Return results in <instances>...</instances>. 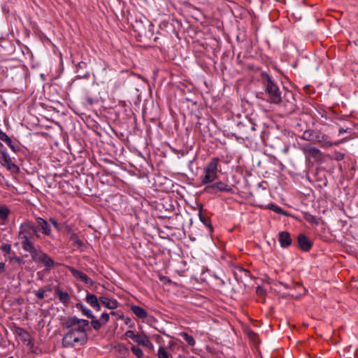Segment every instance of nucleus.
Wrapping results in <instances>:
<instances>
[{
  "instance_id": "obj_1",
  "label": "nucleus",
  "mask_w": 358,
  "mask_h": 358,
  "mask_svg": "<svg viewBox=\"0 0 358 358\" xmlns=\"http://www.w3.org/2000/svg\"><path fill=\"white\" fill-rule=\"evenodd\" d=\"M88 326V320L76 317H69L66 322L68 331L62 339L63 345L68 347L85 345L87 341L86 328Z\"/></svg>"
},
{
  "instance_id": "obj_2",
  "label": "nucleus",
  "mask_w": 358,
  "mask_h": 358,
  "mask_svg": "<svg viewBox=\"0 0 358 358\" xmlns=\"http://www.w3.org/2000/svg\"><path fill=\"white\" fill-rule=\"evenodd\" d=\"M265 79L264 85L265 91L268 96L266 98L267 101L273 104L282 103L289 112L293 111L296 104L292 92L287 91L282 96L278 86L273 83L268 75H266Z\"/></svg>"
},
{
  "instance_id": "obj_3",
  "label": "nucleus",
  "mask_w": 358,
  "mask_h": 358,
  "mask_svg": "<svg viewBox=\"0 0 358 358\" xmlns=\"http://www.w3.org/2000/svg\"><path fill=\"white\" fill-rule=\"evenodd\" d=\"M37 231V227H34L30 222H25L21 224L18 238L20 240L24 250L29 251L33 249L34 246L31 240Z\"/></svg>"
},
{
  "instance_id": "obj_4",
  "label": "nucleus",
  "mask_w": 358,
  "mask_h": 358,
  "mask_svg": "<svg viewBox=\"0 0 358 358\" xmlns=\"http://www.w3.org/2000/svg\"><path fill=\"white\" fill-rule=\"evenodd\" d=\"M220 159L217 157L213 158L204 168L203 176L201 177V182L203 185L213 182L217 178V166Z\"/></svg>"
},
{
  "instance_id": "obj_5",
  "label": "nucleus",
  "mask_w": 358,
  "mask_h": 358,
  "mask_svg": "<svg viewBox=\"0 0 358 358\" xmlns=\"http://www.w3.org/2000/svg\"><path fill=\"white\" fill-rule=\"evenodd\" d=\"M28 252L31 253L33 261L37 263H42L47 270H50L54 266L55 261L41 250H38L34 247L31 250H29Z\"/></svg>"
},
{
  "instance_id": "obj_6",
  "label": "nucleus",
  "mask_w": 358,
  "mask_h": 358,
  "mask_svg": "<svg viewBox=\"0 0 358 358\" xmlns=\"http://www.w3.org/2000/svg\"><path fill=\"white\" fill-rule=\"evenodd\" d=\"M348 139L347 138H343L334 143H332L329 141V138L327 135L322 134L318 132L317 135L316 142L315 143H318L322 147H331L333 145H338Z\"/></svg>"
},
{
  "instance_id": "obj_7",
  "label": "nucleus",
  "mask_w": 358,
  "mask_h": 358,
  "mask_svg": "<svg viewBox=\"0 0 358 358\" xmlns=\"http://www.w3.org/2000/svg\"><path fill=\"white\" fill-rule=\"evenodd\" d=\"M205 191L208 193H216L217 192H231V188L224 182H218L205 187Z\"/></svg>"
},
{
  "instance_id": "obj_8",
  "label": "nucleus",
  "mask_w": 358,
  "mask_h": 358,
  "mask_svg": "<svg viewBox=\"0 0 358 358\" xmlns=\"http://www.w3.org/2000/svg\"><path fill=\"white\" fill-rule=\"evenodd\" d=\"M68 269L76 278L81 280L82 282H84L87 285H90L91 286L93 285V280L88 278V276L85 273L76 269L72 266H68Z\"/></svg>"
},
{
  "instance_id": "obj_9",
  "label": "nucleus",
  "mask_w": 358,
  "mask_h": 358,
  "mask_svg": "<svg viewBox=\"0 0 358 358\" xmlns=\"http://www.w3.org/2000/svg\"><path fill=\"white\" fill-rule=\"evenodd\" d=\"M297 241L299 247L303 251H308L313 245L311 241L302 234L298 236Z\"/></svg>"
},
{
  "instance_id": "obj_10",
  "label": "nucleus",
  "mask_w": 358,
  "mask_h": 358,
  "mask_svg": "<svg viewBox=\"0 0 358 358\" xmlns=\"http://www.w3.org/2000/svg\"><path fill=\"white\" fill-rule=\"evenodd\" d=\"M302 150L307 158L318 159L322 155L320 150L315 147H303Z\"/></svg>"
},
{
  "instance_id": "obj_11",
  "label": "nucleus",
  "mask_w": 358,
  "mask_h": 358,
  "mask_svg": "<svg viewBox=\"0 0 358 358\" xmlns=\"http://www.w3.org/2000/svg\"><path fill=\"white\" fill-rule=\"evenodd\" d=\"M86 302L94 309L99 311L101 309L99 299L93 294L87 293L85 298Z\"/></svg>"
},
{
  "instance_id": "obj_12",
  "label": "nucleus",
  "mask_w": 358,
  "mask_h": 358,
  "mask_svg": "<svg viewBox=\"0 0 358 358\" xmlns=\"http://www.w3.org/2000/svg\"><path fill=\"white\" fill-rule=\"evenodd\" d=\"M278 241L282 248H287L292 243L291 236L287 231H281L278 235Z\"/></svg>"
},
{
  "instance_id": "obj_13",
  "label": "nucleus",
  "mask_w": 358,
  "mask_h": 358,
  "mask_svg": "<svg viewBox=\"0 0 358 358\" xmlns=\"http://www.w3.org/2000/svg\"><path fill=\"white\" fill-rule=\"evenodd\" d=\"M99 301L108 309H115L118 307V302L116 299H109L106 296H100Z\"/></svg>"
},
{
  "instance_id": "obj_14",
  "label": "nucleus",
  "mask_w": 358,
  "mask_h": 358,
  "mask_svg": "<svg viewBox=\"0 0 358 358\" xmlns=\"http://www.w3.org/2000/svg\"><path fill=\"white\" fill-rule=\"evenodd\" d=\"M134 342L137 343L138 345L142 346L147 347L150 349L153 348V345L150 341L149 338L145 334H138L136 337Z\"/></svg>"
},
{
  "instance_id": "obj_15",
  "label": "nucleus",
  "mask_w": 358,
  "mask_h": 358,
  "mask_svg": "<svg viewBox=\"0 0 358 358\" xmlns=\"http://www.w3.org/2000/svg\"><path fill=\"white\" fill-rule=\"evenodd\" d=\"M0 163L6 166L8 169H11L12 167H15L9 155L1 150H0Z\"/></svg>"
},
{
  "instance_id": "obj_16",
  "label": "nucleus",
  "mask_w": 358,
  "mask_h": 358,
  "mask_svg": "<svg viewBox=\"0 0 358 358\" xmlns=\"http://www.w3.org/2000/svg\"><path fill=\"white\" fill-rule=\"evenodd\" d=\"M239 127L240 129L243 130V137L245 138H249L251 133L255 130V124L251 122H248L247 124L242 123L239 124Z\"/></svg>"
},
{
  "instance_id": "obj_17",
  "label": "nucleus",
  "mask_w": 358,
  "mask_h": 358,
  "mask_svg": "<svg viewBox=\"0 0 358 358\" xmlns=\"http://www.w3.org/2000/svg\"><path fill=\"white\" fill-rule=\"evenodd\" d=\"M36 222H37L38 227H39L42 230V232L45 235H47V236L50 235V234H51L50 227L46 220H43L41 217H38L36 219Z\"/></svg>"
},
{
  "instance_id": "obj_18",
  "label": "nucleus",
  "mask_w": 358,
  "mask_h": 358,
  "mask_svg": "<svg viewBox=\"0 0 358 358\" xmlns=\"http://www.w3.org/2000/svg\"><path fill=\"white\" fill-rule=\"evenodd\" d=\"M55 294L60 302L67 306L70 301L69 294L66 292L62 291L59 287L55 288Z\"/></svg>"
},
{
  "instance_id": "obj_19",
  "label": "nucleus",
  "mask_w": 358,
  "mask_h": 358,
  "mask_svg": "<svg viewBox=\"0 0 358 358\" xmlns=\"http://www.w3.org/2000/svg\"><path fill=\"white\" fill-rule=\"evenodd\" d=\"M317 133L318 131H315L312 129L306 130L302 134V138L315 143Z\"/></svg>"
},
{
  "instance_id": "obj_20",
  "label": "nucleus",
  "mask_w": 358,
  "mask_h": 358,
  "mask_svg": "<svg viewBox=\"0 0 358 358\" xmlns=\"http://www.w3.org/2000/svg\"><path fill=\"white\" fill-rule=\"evenodd\" d=\"M131 310L135 315L141 319H144L148 315L145 310L138 306H132Z\"/></svg>"
},
{
  "instance_id": "obj_21",
  "label": "nucleus",
  "mask_w": 358,
  "mask_h": 358,
  "mask_svg": "<svg viewBox=\"0 0 358 358\" xmlns=\"http://www.w3.org/2000/svg\"><path fill=\"white\" fill-rule=\"evenodd\" d=\"M115 351L119 354L121 358H126L129 354V350L124 345L118 344L115 346Z\"/></svg>"
},
{
  "instance_id": "obj_22",
  "label": "nucleus",
  "mask_w": 358,
  "mask_h": 358,
  "mask_svg": "<svg viewBox=\"0 0 358 358\" xmlns=\"http://www.w3.org/2000/svg\"><path fill=\"white\" fill-rule=\"evenodd\" d=\"M76 307L87 317L90 319L94 318V316L92 314V311L85 308L82 303H77Z\"/></svg>"
},
{
  "instance_id": "obj_23",
  "label": "nucleus",
  "mask_w": 358,
  "mask_h": 358,
  "mask_svg": "<svg viewBox=\"0 0 358 358\" xmlns=\"http://www.w3.org/2000/svg\"><path fill=\"white\" fill-rule=\"evenodd\" d=\"M69 239L74 244H76L78 248H81L84 245L83 242L79 238L78 235L75 233L71 232L70 234Z\"/></svg>"
},
{
  "instance_id": "obj_24",
  "label": "nucleus",
  "mask_w": 358,
  "mask_h": 358,
  "mask_svg": "<svg viewBox=\"0 0 358 358\" xmlns=\"http://www.w3.org/2000/svg\"><path fill=\"white\" fill-rule=\"evenodd\" d=\"M131 350L136 356L137 358H143L144 354L140 348L133 345L131 348Z\"/></svg>"
},
{
  "instance_id": "obj_25",
  "label": "nucleus",
  "mask_w": 358,
  "mask_h": 358,
  "mask_svg": "<svg viewBox=\"0 0 358 358\" xmlns=\"http://www.w3.org/2000/svg\"><path fill=\"white\" fill-rule=\"evenodd\" d=\"M181 336L185 339V341L188 343V345H189L190 346L194 345L195 341L192 336L187 334V333H182Z\"/></svg>"
},
{
  "instance_id": "obj_26",
  "label": "nucleus",
  "mask_w": 358,
  "mask_h": 358,
  "mask_svg": "<svg viewBox=\"0 0 358 358\" xmlns=\"http://www.w3.org/2000/svg\"><path fill=\"white\" fill-rule=\"evenodd\" d=\"M158 358H169V355L166 352V349L161 346L159 347L157 352Z\"/></svg>"
},
{
  "instance_id": "obj_27",
  "label": "nucleus",
  "mask_w": 358,
  "mask_h": 358,
  "mask_svg": "<svg viewBox=\"0 0 358 358\" xmlns=\"http://www.w3.org/2000/svg\"><path fill=\"white\" fill-rule=\"evenodd\" d=\"M4 142L12 150L17 151L18 150V146L12 141L9 136Z\"/></svg>"
},
{
  "instance_id": "obj_28",
  "label": "nucleus",
  "mask_w": 358,
  "mask_h": 358,
  "mask_svg": "<svg viewBox=\"0 0 358 358\" xmlns=\"http://www.w3.org/2000/svg\"><path fill=\"white\" fill-rule=\"evenodd\" d=\"M92 327L95 330H99L103 324L101 322V321L99 320H94V318L91 321Z\"/></svg>"
},
{
  "instance_id": "obj_29",
  "label": "nucleus",
  "mask_w": 358,
  "mask_h": 358,
  "mask_svg": "<svg viewBox=\"0 0 358 358\" xmlns=\"http://www.w3.org/2000/svg\"><path fill=\"white\" fill-rule=\"evenodd\" d=\"M8 214L9 210L6 207H0V219H6Z\"/></svg>"
},
{
  "instance_id": "obj_30",
  "label": "nucleus",
  "mask_w": 358,
  "mask_h": 358,
  "mask_svg": "<svg viewBox=\"0 0 358 358\" xmlns=\"http://www.w3.org/2000/svg\"><path fill=\"white\" fill-rule=\"evenodd\" d=\"M1 251L6 252V254L9 255L11 250V246L9 244H3L1 247Z\"/></svg>"
},
{
  "instance_id": "obj_31",
  "label": "nucleus",
  "mask_w": 358,
  "mask_h": 358,
  "mask_svg": "<svg viewBox=\"0 0 358 358\" xmlns=\"http://www.w3.org/2000/svg\"><path fill=\"white\" fill-rule=\"evenodd\" d=\"M100 320L103 324H106L109 320V314L106 313H102Z\"/></svg>"
},
{
  "instance_id": "obj_32",
  "label": "nucleus",
  "mask_w": 358,
  "mask_h": 358,
  "mask_svg": "<svg viewBox=\"0 0 358 358\" xmlns=\"http://www.w3.org/2000/svg\"><path fill=\"white\" fill-rule=\"evenodd\" d=\"M345 155L340 152H335L334 158L337 161H341L344 159Z\"/></svg>"
},
{
  "instance_id": "obj_33",
  "label": "nucleus",
  "mask_w": 358,
  "mask_h": 358,
  "mask_svg": "<svg viewBox=\"0 0 358 358\" xmlns=\"http://www.w3.org/2000/svg\"><path fill=\"white\" fill-rule=\"evenodd\" d=\"M125 335H126L128 338H129L132 339L134 341V340L136 339V336H137V334H134V332L133 331H131V330L127 331L125 333Z\"/></svg>"
},
{
  "instance_id": "obj_34",
  "label": "nucleus",
  "mask_w": 358,
  "mask_h": 358,
  "mask_svg": "<svg viewBox=\"0 0 358 358\" xmlns=\"http://www.w3.org/2000/svg\"><path fill=\"white\" fill-rule=\"evenodd\" d=\"M35 295L40 299H43L45 298V292L42 289L35 292Z\"/></svg>"
},
{
  "instance_id": "obj_35",
  "label": "nucleus",
  "mask_w": 358,
  "mask_h": 358,
  "mask_svg": "<svg viewBox=\"0 0 358 358\" xmlns=\"http://www.w3.org/2000/svg\"><path fill=\"white\" fill-rule=\"evenodd\" d=\"M238 271L240 272V275H244L246 278L250 276L249 272L247 270L244 269V268H240L238 269Z\"/></svg>"
},
{
  "instance_id": "obj_36",
  "label": "nucleus",
  "mask_w": 358,
  "mask_h": 358,
  "mask_svg": "<svg viewBox=\"0 0 358 358\" xmlns=\"http://www.w3.org/2000/svg\"><path fill=\"white\" fill-rule=\"evenodd\" d=\"M50 222H51V224L54 226V227H55L57 230H58V231H59V230H60V229H59V224H58V223H57V220H56L55 219H54V218H50Z\"/></svg>"
},
{
  "instance_id": "obj_37",
  "label": "nucleus",
  "mask_w": 358,
  "mask_h": 358,
  "mask_svg": "<svg viewBox=\"0 0 358 358\" xmlns=\"http://www.w3.org/2000/svg\"><path fill=\"white\" fill-rule=\"evenodd\" d=\"M8 138V136H7L6 133L3 132L0 129V140H1L2 141L4 142Z\"/></svg>"
},
{
  "instance_id": "obj_38",
  "label": "nucleus",
  "mask_w": 358,
  "mask_h": 358,
  "mask_svg": "<svg viewBox=\"0 0 358 358\" xmlns=\"http://www.w3.org/2000/svg\"><path fill=\"white\" fill-rule=\"evenodd\" d=\"M308 221H309L310 222H313V223H315L316 224H318V222L317 220V219L315 218V216L313 215H309V217L307 218Z\"/></svg>"
},
{
  "instance_id": "obj_39",
  "label": "nucleus",
  "mask_w": 358,
  "mask_h": 358,
  "mask_svg": "<svg viewBox=\"0 0 358 358\" xmlns=\"http://www.w3.org/2000/svg\"><path fill=\"white\" fill-rule=\"evenodd\" d=\"M8 259L10 262L15 261V262H17L19 264L21 263V259L18 257H8Z\"/></svg>"
},
{
  "instance_id": "obj_40",
  "label": "nucleus",
  "mask_w": 358,
  "mask_h": 358,
  "mask_svg": "<svg viewBox=\"0 0 358 358\" xmlns=\"http://www.w3.org/2000/svg\"><path fill=\"white\" fill-rule=\"evenodd\" d=\"M200 219L201 220V222L206 226H208L209 227L211 228V225L208 224V220L204 217H202L201 215H200Z\"/></svg>"
},
{
  "instance_id": "obj_41",
  "label": "nucleus",
  "mask_w": 358,
  "mask_h": 358,
  "mask_svg": "<svg viewBox=\"0 0 358 358\" xmlns=\"http://www.w3.org/2000/svg\"><path fill=\"white\" fill-rule=\"evenodd\" d=\"M42 289L43 290L45 294L46 292H52V288H51V287L50 285L45 286Z\"/></svg>"
},
{
  "instance_id": "obj_42",
  "label": "nucleus",
  "mask_w": 358,
  "mask_h": 358,
  "mask_svg": "<svg viewBox=\"0 0 358 358\" xmlns=\"http://www.w3.org/2000/svg\"><path fill=\"white\" fill-rule=\"evenodd\" d=\"M273 207H274L273 208H272V209L276 212V213H280L282 214V210L281 209V208L280 207H278V206H272Z\"/></svg>"
},
{
  "instance_id": "obj_43",
  "label": "nucleus",
  "mask_w": 358,
  "mask_h": 358,
  "mask_svg": "<svg viewBox=\"0 0 358 358\" xmlns=\"http://www.w3.org/2000/svg\"><path fill=\"white\" fill-rule=\"evenodd\" d=\"M350 132V129H344V128H341L339 129V135H341L343 134V133H348Z\"/></svg>"
},
{
  "instance_id": "obj_44",
  "label": "nucleus",
  "mask_w": 358,
  "mask_h": 358,
  "mask_svg": "<svg viewBox=\"0 0 358 358\" xmlns=\"http://www.w3.org/2000/svg\"><path fill=\"white\" fill-rule=\"evenodd\" d=\"M5 269V264L3 262H0V270L1 271H4Z\"/></svg>"
},
{
  "instance_id": "obj_45",
  "label": "nucleus",
  "mask_w": 358,
  "mask_h": 358,
  "mask_svg": "<svg viewBox=\"0 0 358 358\" xmlns=\"http://www.w3.org/2000/svg\"><path fill=\"white\" fill-rule=\"evenodd\" d=\"M129 318H127V321H125V323L129 322Z\"/></svg>"
},
{
  "instance_id": "obj_46",
  "label": "nucleus",
  "mask_w": 358,
  "mask_h": 358,
  "mask_svg": "<svg viewBox=\"0 0 358 358\" xmlns=\"http://www.w3.org/2000/svg\"><path fill=\"white\" fill-rule=\"evenodd\" d=\"M129 318H127V321H125V323L129 322Z\"/></svg>"
},
{
  "instance_id": "obj_47",
  "label": "nucleus",
  "mask_w": 358,
  "mask_h": 358,
  "mask_svg": "<svg viewBox=\"0 0 358 358\" xmlns=\"http://www.w3.org/2000/svg\"><path fill=\"white\" fill-rule=\"evenodd\" d=\"M129 318H127V321H125V323L129 322Z\"/></svg>"
},
{
  "instance_id": "obj_48",
  "label": "nucleus",
  "mask_w": 358,
  "mask_h": 358,
  "mask_svg": "<svg viewBox=\"0 0 358 358\" xmlns=\"http://www.w3.org/2000/svg\"><path fill=\"white\" fill-rule=\"evenodd\" d=\"M110 314H111V315H115V312H111V313H110Z\"/></svg>"
},
{
  "instance_id": "obj_49",
  "label": "nucleus",
  "mask_w": 358,
  "mask_h": 358,
  "mask_svg": "<svg viewBox=\"0 0 358 358\" xmlns=\"http://www.w3.org/2000/svg\"><path fill=\"white\" fill-rule=\"evenodd\" d=\"M0 145H1V146H2V145H1V143H0Z\"/></svg>"
},
{
  "instance_id": "obj_50",
  "label": "nucleus",
  "mask_w": 358,
  "mask_h": 358,
  "mask_svg": "<svg viewBox=\"0 0 358 358\" xmlns=\"http://www.w3.org/2000/svg\"><path fill=\"white\" fill-rule=\"evenodd\" d=\"M146 358H148V357H146Z\"/></svg>"
}]
</instances>
